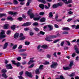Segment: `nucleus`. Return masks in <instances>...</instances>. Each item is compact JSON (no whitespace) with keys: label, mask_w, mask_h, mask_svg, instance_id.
Returning a JSON list of instances; mask_svg holds the SVG:
<instances>
[{"label":"nucleus","mask_w":79,"mask_h":79,"mask_svg":"<svg viewBox=\"0 0 79 79\" xmlns=\"http://www.w3.org/2000/svg\"><path fill=\"white\" fill-rule=\"evenodd\" d=\"M32 11L31 10H29L27 12V14L28 15H29L31 19H32V18H34V20L35 21H38L40 19V17L34 18V16L35 15L33 13H30L31 11Z\"/></svg>","instance_id":"f257e3e1"},{"label":"nucleus","mask_w":79,"mask_h":79,"mask_svg":"<svg viewBox=\"0 0 79 79\" xmlns=\"http://www.w3.org/2000/svg\"><path fill=\"white\" fill-rule=\"evenodd\" d=\"M58 36L55 35H52L50 36H49L48 37L46 38L45 39L47 41H48V42H52L53 41V40H50V39H53L54 38H56Z\"/></svg>","instance_id":"f03ea898"},{"label":"nucleus","mask_w":79,"mask_h":79,"mask_svg":"<svg viewBox=\"0 0 79 79\" xmlns=\"http://www.w3.org/2000/svg\"><path fill=\"white\" fill-rule=\"evenodd\" d=\"M4 34H5V31L2 30V31L1 32V34H0V39H3L6 37L5 35H4Z\"/></svg>","instance_id":"7ed1b4c3"},{"label":"nucleus","mask_w":79,"mask_h":79,"mask_svg":"<svg viewBox=\"0 0 79 79\" xmlns=\"http://www.w3.org/2000/svg\"><path fill=\"white\" fill-rule=\"evenodd\" d=\"M62 5H63V3L61 2H59L57 4H54L52 6V7L53 8H57V7H58V6H62Z\"/></svg>","instance_id":"20e7f679"},{"label":"nucleus","mask_w":79,"mask_h":79,"mask_svg":"<svg viewBox=\"0 0 79 79\" xmlns=\"http://www.w3.org/2000/svg\"><path fill=\"white\" fill-rule=\"evenodd\" d=\"M52 64L51 65V68H56L57 66V63L52 61Z\"/></svg>","instance_id":"39448f33"},{"label":"nucleus","mask_w":79,"mask_h":79,"mask_svg":"<svg viewBox=\"0 0 79 79\" xmlns=\"http://www.w3.org/2000/svg\"><path fill=\"white\" fill-rule=\"evenodd\" d=\"M25 74L26 75L29 77H32V73L31 72H29L27 71H26L25 72Z\"/></svg>","instance_id":"423d86ee"},{"label":"nucleus","mask_w":79,"mask_h":79,"mask_svg":"<svg viewBox=\"0 0 79 79\" xmlns=\"http://www.w3.org/2000/svg\"><path fill=\"white\" fill-rule=\"evenodd\" d=\"M6 68L8 69H12L13 68V67L11 65V64H7L6 65Z\"/></svg>","instance_id":"0eeeda50"},{"label":"nucleus","mask_w":79,"mask_h":79,"mask_svg":"<svg viewBox=\"0 0 79 79\" xmlns=\"http://www.w3.org/2000/svg\"><path fill=\"white\" fill-rule=\"evenodd\" d=\"M31 25V22H27L24 23L23 25L22 26H29Z\"/></svg>","instance_id":"6e6552de"},{"label":"nucleus","mask_w":79,"mask_h":79,"mask_svg":"<svg viewBox=\"0 0 79 79\" xmlns=\"http://www.w3.org/2000/svg\"><path fill=\"white\" fill-rule=\"evenodd\" d=\"M41 48H42V46H41L40 45H39L37 47V50L38 52H41L42 51V49H40Z\"/></svg>","instance_id":"1a4fd4ad"},{"label":"nucleus","mask_w":79,"mask_h":79,"mask_svg":"<svg viewBox=\"0 0 79 79\" xmlns=\"http://www.w3.org/2000/svg\"><path fill=\"white\" fill-rule=\"evenodd\" d=\"M8 13L10 15H17L18 13L16 12H11V11H9L8 12Z\"/></svg>","instance_id":"9d476101"},{"label":"nucleus","mask_w":79,"mask_h":79,"mask_svg":"<svg viewBox=\"0 0 79 79\" xmlns=\"http://www.w3.org/2000/svg\"><path fill=\"white\" fill-rule=\"evenodd\" d=\"M18 37H19V33H16L14 35V38L15 39H18Z\"/></svg>","instance_id":"9b49d317"},{"label":"nucleus","mask_w":79,"mask_h":79,"mask_svg":"<svg viewBox=\"0 0 79 79\" xmlns=\"http://www.w3.org/2000/svg\"><path fill=\"white\" fill-rule=\"evenodd\" d=\"M48 27L49 28L50 31H52L53 30V26L52 25H48Z\"/></svg>","instance_id":"f8f14e48"},{"label":"nucleus","mask_w":79,"mask_h":79,"mask_svg":"<svg viewBox=\"0 0 79 79\" xmlns=\"http://www.w3.org/2000/svg\"><path fill=\"white\" fill-rule=\"evenodd\" d=\"M39 70L40 69H37L35 71V73L36 74H39L40 73V71H39Z\"/></svg>","instance_id":"ddd939ff"},{"label":"nucleus","mask_w":79,"mask_h":79,"mask_svg":"<svg viewBox=\"0 0 79 79\" xmlns=\"http://www.w3.org/2000/svg\"><path fill=\"white\" fill-rule=\"evenodd\" d=\"M73 63L74 62L73 61H72L70 62V64H69V67L71 69L72 66H73Z\"/></svg>","instance_id":"4468645a"},{"label":"nucleus","mask_w":79,"mask_h":79,"mask_svg":"<svg viewBox=\"0 0 79 79\" xmlns=\"http://www.w3.org/2000/svg\"><path fill=\"white\" fill-rule=\"evenodd\" d=\"M41 48H43L47 49V48H48V46L46 45H44L41 46Z\"/></svg>","instance_id":"2eb2a0df"},{"label":"nucleus","mask_w":79,"mask_h":79,"mask_svg":"<svg viewBox=\"0 0 79 79\" xmlns=\"http://www.w3.org/2000/svg\"><path fill=\"white\" fill-rule=\"evenodd\" d=\"M45 18L44 17L42 18L40 20V22L41 23H44V22H45Z\"/></svg>","instance_id":"dca6fc26"},{"label":"nucleus","mask_w":79,"mask_h":79,"mask_svg":"<svg viewBox=\"0 0 79 79\" xmlns=\"http://www.w3.org/2000/svg\"><path fill=\"white\" fill-rule=\"evenodd\" d=\"M62 30H64V31H67L68 30H70V28L68 27H64L62 28Z\"/></svg>","instance_id":"f3484780"},{"label":"nucleus","mask_w":79,"mask_h":79,"mask_svg":"<svg viewBox=\"0 0 79 79\" xmlns=\"http://www.w3.org/2000/svg\"><path fill=\"white\" fill-rule=\"evenodd\" d=\"M63 68L64 70H69L71 69V68L69 67H63Z\"/></svg>","instance_id":"a211bd4d"},{"label":"nucleus","mask_w":79,"mask_h":79,"mask_svg":"<svg viewBox=\"0 0 79 79\" xmlns=\"http://www.w3.org/2000/svg\"><path fill=\"white\" fill-rule=\"evenodd\" d=\"M26 50L22 49L19 50L18 52L20 53H23V52H26Z\"/></svg>","instance_id":"6ab92c4d"},{"label":"nucleus","mask_w":79,"mask_h":79,"mask_svg":"<svg viewBox=\"0 0 79 79\" xmlns=\"http://www.w3.org/2000/svg\"><path fill=\"white\" fill-rule=\"evenodd\" d=\"M2 76L4 77V78H5V79H6L8 77V76L5 73L2 74Z\"/></svg>","instance_id":"aec40b11"},{"label":"nucleus","mask_w":79,"mask_h":79,"mask_svg":"<svg viewBox=\"0 0 79 79\" xmlns=\"http://www.w3.org/2000/svg\"><path fill=\"white\" fill-rule=\"evenodd\" d=\"M39 7L42 10H44V4H40L39 5Z\"/></svg>","instance_id":"412c9836"},{"label":"nucleus","mask_w":79,"mask_h":79,"mask_svg":"<svg viewBox=\"0 0 79 79\" xmlns=\"http://www.w3.org/2000/svg\"><path fill=\"white\" fill-rule=\"evenodd\" d=\"M39 2H41V3H43L45 4L46 3V1L45 0H37Z\"/></svg>","instance_id":"4be33fe9"},{"label":"nucleus","mask_w":79,"mask_h":79,"mask_svg":"<svg viewBox=\"0 0 79 79\" xmlns=\"http://www.w3.org/2000/svg\"><path fill=\"white\" fill-rule=\"evenodd\" d=\"M8 43H5V44H4V47L3 48V49H5V48H6L7 47V46H8Z\"/></svg>","instance_id":"5701e85b"},{"label":"nucleus","mask_w":79,"mask_h":79,"mask_svg":"<svg viewBox=\"0 0 79 79\" xmlns=\"http://www.w3.org/2000/svg\"><path fill=\"white\" fill-rule=\"evenodd\" d=\"M3 16H6V14H0V17L2 18Z\"/></svg>","instance_id":"b1692460"},{"label":"nucleus","mask_w":79,"mask_h":79,"mask_svg":"<svg viewBox=\"0 0 79 79\" xmlns=\"http://www.w3.org/2000/svg\"><path fill=\"white\" fill-rule=\"evenodd\" d=\"M18 0L19 2H22L20 3V5H24V4L25 3L24 2H23V1H24V0Z\"/></svg>","instance_id":"393cba45"},{"label":"nucleus","mask_w":79,"mask_h":79,"mask_svg":"<svg viewBox=\"0 0 79 79\" xmlns=\"http://www.w3.org/2000/svg\"><path fill=\"white\" fill-rule=\"evenodd\" d=\"M43 68H44V65H41L38 69L40 70H42L43 69Z\"/></svg>","instance_id":"a878e982"},{"label":"nucleus","mask_w":79,"mask_h":79,"mask_svg":"<svg viewBox=\"0 0 79 79\" xmlns=\"http://www.w3.org/2000/svg\"><path fill=\"white\" fill-rule=\"evenodd\" d=\"M73 3V1L72 0H68L66 3V5H68L69 3Z\"/></svg>","instance_id":"bb28decb"},{"label":"nucleus","mask_w":79,"mask_h":79,"mask_svg":"<svg viewBox=\"0 0 79 79\" xmlns=\"http://www.w3.org/2000/svg\"><path fill=\"white\" fill-rule=\"evenodd\" d=\"M13 3L14 5H17L18 3V2L16 0H14Z\"/></svg>","instance_id":"cd10ccee"},{"label":"nucleus","mask_w":79,"mask_h":79,"mask_svg":"<svg viewBox=\"0 0 79 79\" xmlns=\"http://www.w3.org/2000/svg\"><path fill=\"white\" fill-rule=\"evenodd\" d=\"M4 27L5 29H8V24H6L4 25Z\"/></svg>","instance_id":"c85d7f7f"},{"label":"nucleus","mask_w":79,"mask_h":79,"mask_svg":"<svg viewBox=\"0 0 79 79\" xmlns=\"http://www.w3.org/2000/svg\"><path fill=\"white\" fill-rule=\"evenodd\" d=\"M53 16V13L52 12H50L49 15V17H50V18H52Z\"/></svg>","instance_id":"c756f323"},{"label":"nucleus","mask_w":79,"mask_h":79,"mask_svg":"<svg viewBox=\"0 0 79 79\" xmlns=\"http://www.w3.org/2000/svg\"><path fill=\"white\" fill-rule=\"evenodd\" d=\"M7 20H10V21H13V18H12V17H7Z\"/></svg>","instance_id":"7c9ffc66"},{"label":"nucleus","mask_w":79,"mask_h":79,"mask_svg":"<svg viewBox=\"0 0 79 79\" xmlns=\"http://www.w3.org/2000/svg\"><path fill=\"white\" fill-rule=\"evenodd\" d=\"M7 71V70L5 69H2L1 70V72L3 73H6Z\"/></svg>","instance_id":"2f4dec72"},{"label":"nucleus","mask_w":79,"mask_h":79,"mask_svg":"<svg viewBox=\"0 0 79 79\" xmlns=\"http://www.w3.org/2000/svg\"><path fill=\"white\" fill-rule=\"evenodd\" d=\"M34 61L32 60H31L28 62V64H30L32 63H34Z\"/></svg>","instance_id":"473e14b6"},{"label":"nucleus","mask_w":79,"mask_h":79,"mask_svg":"<svg viewBox=\"0 0 79 79\" xmlns=\"http://www.w3.org/2000/svg\"><path fill=\"white\" fill-rule=\"evenodd\" d=\"M15 28H16L15 25H13L11 27V29H12V30H15Z\"/></svg>","instance_id":"72a5a7b5"},{"label":"nucleus","mask_w":79,"mask_h":79,"mask_svg":"<svg viewBox=\"0 0 79 79\" xmlns=\"http://www.w3.org/2000/svg\"><path fill=\"white\" fill-rule=\"evenodd\" d=\"M25 44L26 45H29L30 44V42L27 41H26L25 42Z\"/></svg>","instance_id":"f704fd0d"},{"label":"nucleus","mask_w":79,"mask_h":79,"mask_svg":"<svg viewBox=\"0 0 79 79\" xmlns=\"http://www.w3.org/2000/svg\"><path fill=\"white\" fill-rule=\"evenodd\" d=\"M34 29L35 30V31H36L38 32V31H39V29L37 28H34Z\"/></svg>","instance_id":"c9c22d12"},{"label":"nucleus","mask_w":79,"mask_h":79,"mask_svg":"<svg viewBox=\"0 0 79 79\" xmlns=\"http://www.w3.org/2000/svg\"><path fill=\"white\" fill-rule=\"evenodd\" d=\"M44 13H44V12H40V16H43V15H44Z\"/></svg>","instance_id":"e433bc0d"},{"label":"nucleus","mask_w":79,"mask_h":79,"mask_svg":"<svg viewBox=\"0 0 79 79\" xmlns=\"http://www.w3.org/2000/svg\"><path fill=\"white\" fill-rule=\"evenodd\" d=\"M15 65H16L18 67H19V66L21 65V64H20L19 62H18L17 63H16Z\"/></svg>","instance_id":"4c0bfd02"},{"label":"nucleus","mask_w":79,"mask_h":79,"mask_svg":"<svg viewBox=\"0 0 79 79\" xmlns=\"http://www.w3.org/2000/svg\"><path fill=\"white\" fill-rule=\"evenodd\" d=\"M40 34H41V35H44V34H45V32H44L42 31H40Z\"/></svg>","instance_id":"58836bf2"},{"label":"nucleus","mask_w":79,"mask_h":79,"mask_svg":"<svg viewBox=\"0 0 79 79\" xmlns=\"http://www.w3.org/2000/svg\"><path fill=\"white\" fill-rule=\"evenodd\" d=\"M75 76V73H72L70 75V77H73Z\"/></svg>","instance_id":"ea45409f"},{"label":"nucleus","mask_w":79,"mask_h":79,"mask_svg":"<svg viewBox=\"0 0 79 79\" xmlns=\"http://www.w3.org/2000/svg\"><path fill=\"white\" fill-rule=\"evenodd\" d=\"M29 34L30 35L32 36V35H34V32H33L31 31L30 32Z\"/></svg>","instance_id":"a19ab883"},{"label":"nucleus","mask_w":79,"mask_h":79,"mask_svg":"<svg viewBox=\"0 0 79 79\" xmlns=\"http://www.w3.org/2000/svg\"><path fill=\"white\" fill-rule=\"evenodd\" d=\"M47 57L48 58H49L50 59V58L51 56H52L50 54H48L47 56Z\"/></svg>","instance_id":"79ce46f5"},{"label":"nucleus","mask_w":79,"mask_h":79,"mask_svg":"<svg viewBox=\"0 0 79 79\" xmlns=\"http://www.w3.org/2000/svg\"><path fill=\"white\" fill-rule=\"evenodd\" d=\"M26 39V37L24 36L23 37H22L20 39V40H24Z\"/></svg>","instance_id":"37998d69"},{"label":"nucleus","mask_w":79,"mask_h":79,"mask_svg":"<svg viewBox=\"0 0 79 79\" xmlns=\"http://www.w3.org/2000/svg\"><path fill=\"white\" fill-rule=\"evenodd\" d=\"M66 42L67 43V44L69 46H70V45H71V43H70L69 41H66Z\"/></svg>","instance_id":"c03bdc74"},{"label":"nucleus","mask_w":79,"mask_h":79,"mask_svg":"<svg viewBox=\"0 0 79 79\" xmlns=\"http://www.w3.org/2000/svg\"><path fill=\"white\" fill-rule=\"evenodd\" d=\"M16 47H17V45L16 44H15L13 47V49L15 50V49H16Z\"/></svg>","instance_id":"a18cd8bd"},{"label":"nucleus","mask_w":79,"mask_h":79,"mask_svg":"<svg viewBox=\"0 0 79 79\" xmlns=\"http://www.w3.org/2000/svg\"><path fill=\"white\" fill-rule=\"evenodd\" d=\"M23 71H21L19 73V74L20 75V76H22L23 74Z\"/></svg>","instance_id":"49530a36"},{"label":"nucleus","mask_w":79,"mask_h":79,"mask_svg":"<svg viewBox=\"0 0 79 79\" xmlns=\"http://www.w3.org/2000/svg\"><path fill=\"white\" fill-rule=\"evenodd\" d=\"M11 62H12L13 64L15 65L16 64V63H15L16 61L15 60H11Z\"/></svg>","instance_id":"de8ad7c7"},{"label":"nucleus","mask_w":79,"mask_h":79,"mask_svg":"<svg viewBox=\"0 0 79 79\" xmlns=\"http://www.w3.org/2000/svg\"><path fill=\"white\" fill-rule=\"evenodd\" d=\"M62 34H68L69 32H67V31H64L62 33Z\"/></svg>","instance_id":"09e8293b"},{"label":"nucleus","mask_w":79,"mask_h":79,"mask_svg":"<svg viewBox=\"0 0 79 79\" xmlns=\"http://www.w3.org/2000/svg\"><path fill=\"white\" fill-rule=\"evenodd\" d=\"M59 41H60V39L56 40L53 42V43H56V42H59Z\"/></svg>","instance_id":"8fccbe9b"},{"label":"nucleus","mask_w":79,"mask_h":79,"mask_svg":"<svg viewBox=\"0 0 79 79\" xmlns=\"http://www.w3.org/2000/svg\"><path fill=\"white\" fill-rule=\"evenodd\" d=\"M34 66V64H33L31 65L30 66H29V68H32Z\"/></svg>","instance_id":"3c124183"},{"label":"nucleus","mask_w":79,"mask_h":79,"mask_svg":"<svg viewBox=\"0 0 79 79\" xmlns=\"http://www.w3.org/2000/svg\"><path fill=\"white\" fill-rule=\"evenodd\" d=\"M76 53H74L72 54V57L74 58L76 56Z\"/></svg>","instance_id":"603ef678"},{"label":"nucleus","mask_w":79,"mask_h":79,"mask_svg":"<svg viewBox=\"0 0 79 79\" xmlns=\"http://www.w3.org/2000/svg\"><path fill=\"white\" fill-rule=\"evenodd\" d=\"M62 1H63V2H64V3H65V5H66V3H67V1H68V0H62Z\"/></svg>","instance_id":"864d4df0"},{"label":"nucleus","mask_w":79,"mask_h":79,"mask_svg":"<svg viewBox=\"0 0 79 79\" xmlns=\"http://www.w3.org/2000/svg\"><path fill=\"white\" fill-rule=\"evenodd\" d=\"M18 77L19 79H24V78L22 77V76H18Z\"/></svg>","instance_id":"5fc2aeb1"},{"label":"nucleus","mask_w":79,"mask_h":79,"mask_svg":"<svg viewBox=\"0 0 79 79\" xmlns=\"http://www.w3.org/2000/svg\"><path fill=\"white\" fill-rule=\"evenodd\" d=\"M24 30L25 31H29V28H24Z\"/></svg>","instance_id":"6e6d98bb"},{"label":"nucleus","mask_w":79,"mask_h":79,"mask_svg":"<svg viewBox=\"0 0 79 79\" xmlns=\"http://www.w3.org/2000/svg\"><path fill=\"white\" fill-rule=\"evenodd\" d=\"M21 59V57H18L17 58V60L18 61H20Z\"/></svg>","instance_id":"4d7b16f0"},{"label":"nucleus","mask_w":79,"mask_h":79,"mask_svg":"<svg viewBox=\"0 0 79 79\" xmlns=\"http://www.w3.org/2000/svg\"><path fill=\"white\" fill-rule=\"evenodd\" d=\"M30 3H31V2L29 1H27V6H29V4H30Z\"/></svg>","instance_id":"13d9d810"},{"label":"nucleus","mask_w":79,"mask_h":79,"mask_svg":"<svg viewBox=\"0 0 79 79\" xmlns=\"http://www.w3.org/2000/svg\"><path fill=\"white\" fill-rule=\"evenodd\" d=\"M6 4H9V5H12L13 3L10 2H7L6 3Z\"/></svg>","instance_id":"bf43d9fd"},{"label":"nucleus","mask_w":79,"mask_h":79,"mask_svg":"<svg viewBox=\"0 0 79 79\" xmlns=\"http://www.w3.org/2000/svg\"><path fill=\"white\" fill-rule=\"evenodd\" d=\"M18 19H19V21H21L23 20V18L21 17H20L18 18Z\"/></svg>","instance_id":"052dcab7"},{"label":"nucleus","mask_w":79,"mask_h":79,"mask_svg":"<svg viewBox=\"0 0 79 79\" xmlns=\"http://www.w3.org/2000/svg\"><path fill=\"white\" fill-rule=\"evenodd\" d=\"M64 41L62 42L60 44L61 46H63V45H64Z\"/></svg>","instance_id":"680f3d73"},{"label":"nucleus","mask_w":79,"mask_h":79,"mask_svg":"<svg viewBox=\"0 0 79 79\" xmlns=\"http://www.w3.org/2000/svg\"><path fill=\"white\" fill-rule=\"evenodd\" d=\"M62 21V19H59L56 20L57 22H61Z\"/></svg>","instance_id":"e2e57ef3"},{"label":"nucleus","mask_w":79,"mask_h":79,"mask_svg":"<svg viewBox=\"0 0 79 79\" xmlns=\"http://www.w3.org/2000/svg\"><path fill=\"white\" fill-rule=\"evenodd\" d=\"M60 79H64V77L62 75H61L60 77Z\"/></svg>","instance_id":"0e129e2a"},{"label":"nucleus","mask_w":79,"mask_h":79,"mask_svg":"<svg viewBox=\"0 0 79 79\" xmlns=\"http://www.w3.org/2000/svg\"><path fill=\"white\" fill-rule=\"evenodd\" d=\"M54 26L56 28H58V27H59L58 25H57V24H55L54 25Z\"/></svg>","instance_id":"69168bd1"},{"label":"nucleus","mask_w":79,"mask_h":79,"mask_svg":"<svg viewBox=\"0 0 79 79\" xmlns=\"http://www.w3.org/2000/svg\"><path fill=\"white\" fill-rule=\"evenodd\" d=\"M10 32H11V31H8L6 32L7 34L8 35H9V34H10Z\"/></svg>","instance_id":"338daca9"},{"label":"nucleus","mask_w":79,"mask_h":79,"mask_svg":"<svg viewBox=\"0 0 79 79\" xmlns=\"http://www.w3.org/2000/svg\"><path fill=\"white\" fill-rule=\"evenodd\" d=\"M76 29H79V25H76V27H75Z\"/></svg>","instance_id":"774afa93"}]
</instances>
